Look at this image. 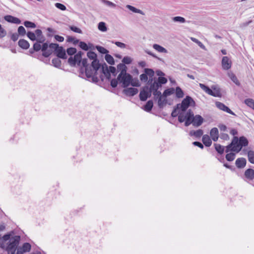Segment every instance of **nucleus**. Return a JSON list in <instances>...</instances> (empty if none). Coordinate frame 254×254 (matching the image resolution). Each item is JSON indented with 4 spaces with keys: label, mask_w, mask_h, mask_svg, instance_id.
Wrapping results in <instances>:
<instances>
[{
    "label": "nucleus",
    "mask_w": 254,
    "mask_h": 254,
    "mask_svg": "<svg viewBox=\"0 0 254 254\" xmlns=\"http://www.w3.org/2000/svg\"><path fill=\"white\" fill-rule=\"evenodd\" d=\"M162 86L154 80L153 83L149 87L151 90H158Z\"/></svg>",
    "instance_id": "43"
},
{
    "label": "nucleus",
    "mask_w": 254,
    "mask_h": 254,
    "mask_svg": "<svg viewBox=\"0 0 254 254\" xmlns=\"http://www.w3.org/2000/svg\"><path fill=\"white\" fill-rule=\"evenodd\" d=\"M22 249L23 251L29 252L31 249V245L29 243H24L22 246Z\"/></svg>",
    "instance_id": "44"
},
{
    "label": "nucleus",
    "mask_w": 254,
    "mask_h": 254,
    "mask_svg": "<svg viewBox=\"0 0 254 254\" xmlns=\"http://www.w3.org/2000/svg\"><path fill=\"white\" fill-rule=\"evenodd\" d=\"M154 80L161 86L162 84H165L167 82V79L163 76L158 77L157 78H154Z\"/></svg>",
    "instance_id": "33"
},
{
    "label": "nucleus",
    "mask_w": 254,
    "mask_h": 254,
    "mask_svg": "<svg viewBox=\"0 0 254 254\" xmlns=\"http://www.w3.org/2000/svg\"><path fill=\"white\" fill-rule=\"evenodd\" d=\"M98 29L102 32H106L107 30L106 24L104 22H100L98 25Z\"/></svg>",
    "instance_id": "39"
},
{
    "label": "nucleus",
    "mask_w": 254,
    "mask_h": 254,
    "mask_svg": "<svg viewBox=\"0 0 254 254\" xmlns=\"http://www.w3.org/2000/svg\"><path fill=\"white\" fill-rule=\"evenodd\" d=\"M186 121L185 123V126L187 127L188 124L190 122V121L193 119V118L195 116L194 115L193 112L192 111L191 109H189L187 111L186 115Z\"/></svg>",
    "instance_id": "20"
},
{
    "label": "nucleus",
    "mask_w": 254,
    "mask_h": 254,
    "mask_svg": "<svg viewBox=\"0 0 254 254\" xmlns=\"http://www.w3.org/2000/svg\"><path fill=\"white\" fill-rule=\"evenodd\" d=\"M17 31L18 34L21 36H23L26 34L25 29L23 26H19L17 29Z\"/></svg>",
    "instance_id": "50"
},
{
    "label": "nucleus",
    "mask_w": 254,
    "mask_h": 254,
    "mask_svg": "<svg viewBox=\"0 0 254 254\" xmlns=\"http://www.w3.org/2000/svg\"><path fill=\"white\" fill-rule=\"evenodd\" d=\"M138 92V90L136 88L127 87L123 90V93L127 96H133Z\"/></svg>",
    "instance_id": "14"
},
{
    "label": "nucleus",
    "mask_w": 254,
    "mask_h": 254,
    "mask_svg": "<svg viewBox=\"0 0 254 254\" xmlns=\"http://www.w3.org/2000/svg\"><path fill=\"white\" fill-rule=\"evenodd\" d=\"M202 141L206 147H210L212 144L211 139L207 134L202 136Z\"/></svg>",
    "instance_id": "21"
},
{
    "label": "nucleus",
    "mask_w": 254,
    "mask_h": 254,
    "mask_svg": "<svg viewBox=\"0 0 254 254\" xmlns=\"http://www.w3.org/2000/svg\"><path fill=\"white\" fill-rule=\"evenodd\" d=\"M55 6L57 8L62 10H65L66 8V6L64 4L61 3H56Z\"/></svg>",
    "instance_id": "62"
},
{
    "label": "nucleus",
    "mask_w": 254,
    "mask_h": 254,
    "mask_svg": "<svg viewBox=\"0 0 254 254\" xmlns=\"http://www.w3.org/2000/svg\"><path fill=\"white\" fill-rule=\"evenodd\" d=\"M74 58L75 59V61L77 64V65L80 66L81 64V61H82V57L78 56L76 55V54L74 56Z\"/></svg>",
    "instance_id": "63"
},
{
    "label": "nucleus",
    "mask_w": 254,
    "mask_h": 254,
    "mask_svg": "<svg viewBox=\"0 0 254 254\" xmlns=\"http://www.w3.org/2000/svg\"><path fill=\"white\" fill-rule=\"evenodd\" d=\"M228 76L232 80V81L235 83L237 86H240L241 85V83L239 80L238 79L236 75L233 72H229L228 73Z\"/></svg>",
    "instance_id": "26"
},
{
    "label": "nucleus",
    "mask_w": 254,
    "mask_h": 254,
    "mask_svg": "<svg viewBox=\"0 0 254 254\" xmlns=\"http://www.w3.org/2000/svg\"><path fill=\"white\" fill-rule=\"evenodd\" d=\"M153 48L155 50L158 51V52L162 53H168V51L165 48H164L163 47H162L158 44H154L153 45Z\"/></svg>",
    "instance_id": "28"
},
{
    "label": "nucleus",
    "mask_w": 254,
    "mask_h": 254,
    "mask_svg": "<svg viewBox=\"0 0 254 254\" xmlns=\"http://www.w3.org/2000/svg\"><path fill=\"white\" fill-rule=\"evenodd\" d=\"M167 103V99L164 98L162 100V98H159L158 100V105L159 108L162 109L163 107Z\"/></svg>",
    "instance_id": "37"
},
{
    "label": "nucleus",
    "mask_w": 254,
    "mask_h": 254,
    "mask_svg": "<svg viewBox=\"0 0 254 254\" xmlns=\"http://www.w3.org/2000/svg\"><path fill=\"white\" fill-rule=\"evenodd\" d=\"M127 7L128 9H129L130 11H132L133 12L139 13L142 15H144V13L142 10H141L140 9H137L136 7H135L132 5H127Z\"/></svg>",
    "instance_id": "32"
},
{
    "label": "nucleus",
    "mask_w": 254,
    "mask_h": 254,
    "mask_svg": "<svg viewBox=\"0 0 254 254\" xmlns=\"http://www.w3.org/2000/svg\"><path fill=\"white\" fill-rule=\"evenodd\" d=\"M199 87L208 94L215 97H221L220 88L217 85H213L210 88L208 86L202 83H199Z\"/></svg>",
    "instance_id": "2"
},
{
    "label": "nucleus",
    "mask_w": 254,
    "mask_h": 254,
    "mask_svg": "<svg viewBox=\"0 0 254 254\" xmlns=\"http://www.w3.org/2000/svg\"><path fill=\"white\" fill-rule=\"evenodd\" d=\"M172 20L174 22L182 23H185L186 21L185 18L179 16L173 17Z\"/></svg>",
    "instance_id": "45"
},
{
    "label": "nucleus",
    "mask_w": 254,
    "mask_h": 254,
    "mask_svg": "<svg viewBox=\"0 0 254 254\" xmlns=\"http://www.w3.org/2000/svg\"><path fill=\"white\" fill-rule=\"evenodd\" d=\"M55 52L56 56L58 58L64 60L67 59L66 51L63 47L59 46L58 47L55 49Z\"/></svg>",
    "instance_id": "12"
},
{
    "label": "nucleus",
    "mask_w": 254,
    "mask_h": 254,
    "mask_svg": "<svg viewBox=\"0 0 254 254\" xmlns=\"http://www.w3.org/2000/svg\"><path fill=\"white\" fill-rule=\"evenodd\" d=\"M89 67H91V69L92 68L93 70H95V72H97L99 69L101 67V64L99 63V60L96 59L93 60L91 65Z\"/></svg>",
    "instance_id": "22"
},
{
    "label": "nucleus",
    "mask_w": 254,
    "mask_h": 254,
    "mask_svg": "<svg viewBox=\"0 0 254 254\" xmlns=\"http://www.w3.org/2000/svg\"><path fill=\"white\" fill-rule=\"evenodd\" d=\"M60 58H55L52 60L53 65L57 68H60L61 66V61L60 60Z\"/></svg>",
    "instance_id": "35"
},
{
    "label": "nucleus",
    "mask_w": 254,
    "mask_h": 254,
    "mask_svg": "<svg viewBox=\"0 0 254 254\" xmlns=\"http://www.w3.org/2000/svg\"><path fill=\"white\" fill-rule=\"evenodd\" d=\"M118 80L120 83H122L121 86L125 88L130 85L131 81L133 80V77L128 73H119L118 76Z\"/></svg>",
    "instance_id": "3"
},
{
    "label": "nucleus",
    "mask_w": 254,
    "mask_h": 254,
    "mask_svg": "<svg viewBox=\"0 0 254 254\" xmlns=\"http://www.w3.org/2000/svg\"><path fill=\"white\" fill-rule=\"evenodd\" d=\"M23 25L27 28H35L36 27V25L34 22L27 20L23 22Z\"/></svg>",
    "instance_id": "41"
},
{
    "label": "nucleus",
    "mask_w": 254,
    "mask_h": 254,
    "mask_svg": "<svg viewBox=\"0 0 254 254\" xmlns=\"http://www.w3.org/2000/svg\"><path fill=\"white\" fill-rule=\"evenodd\" d=\"M112 43L121 48H125L127 47V45L121 42L112 41Z\"/></svg>",
    "instance_id": "60"
},
{
    "label": "nucleus",
    "mask_w": 254,
    "mask_h": 254,
    "mask_svg": "<svg viewBox=\"0 0 254 254\" xmlns=\"http://www.w3.org/2000/svg\"><path fill=\"white\" fill-rule=\"evenodd\" d=\"M66 52L68 55L71 56L76 53L77 50L75 48L70 47L66 49Z\"/></svg>",
    "instance_id": "49"
},
{
    "label": "nucleus",
    "mask_w": 254,
    "mask_h": 254,
    "mask_svg": "<svg viewBox=\"0 0 254 254\" xmlns=\"http://www.w3.org/2000/svg\"><path fill=\"white\" fill-rule=\"evenodd\" d=\"M216 106L220 110H222L224 112H226L231 115L236 116V115L230 109L226 106L224 104L217 101L215 103Z\"/></svg>",
    "instance_id": "13"
},
{
    "label": "nucleus",
    "mask_w": 254,
    "mask_h": 254,
    "mask_svg": "<svg viewBox=\"0 0 254 254\" xmlns=\"http://www.w3.org/2000/svg\"><path fill=\"white\" fill-rule=\"evenodd\" d=\"M184 113L185 112L182 111L181 112H179V114L178 115V121L181 123L186 121V116L184 115Z\"/></svg>",
    "instance_id": "47"
},
{
    "label": "nucleus",
    "mask_w": 254,
    "mask_h": 254,
    "mask_svg": "<svg viewBox=\"0 0 254 254\" xmlns=\"http://www.w3.org/2000/svg\"><path fill=\"white\" fill-rule=\"evenodd\" d=\"M203 133V131L202 129H199L197 130H190V134L191 136H194L196 137L200 138Z\"/></svg>",
    "instance_id": "25"
},
{
    "label": "nucleus",
    "mask_w": 254,
    "mask_h": 254,
    "mask_svg": "<svg viewBox=\"0 0 254 254\" xmlns=\"http://www.w3.org/2000/svg\"><path fill=\"white\" fill-rule=\"evenodd\" d=\"M87 56L90 60H95L98 59L97 54L94 52L91 51L87 53Z\"/></svg>",
    "instance_id": "40"
},
{
    "label": "nucleus",
    "mask_w": 254,
    "mask_h": 254,
    "mask_svg": "<svg viewBox=\"0 0 254 254\" xmlns=\"http://www.w3.org/2000/svg\"><path fill=\"white\" fill-rule=\"evenodd\" d=\"M117 69L121 71L120 73L125 74L127 71V67L124 63H120L117 65Z\"/></svg>",
    "instance_id": "29"
},
{
    "label": "nucleus",
    "mask_w": 254,
    "mask_h": 254,
    "mask_svg": "<svg viewBox=\"0 0 254 254\" xmlns=\"http://www.w3.org/2000/svg\"><path fill=\"white\" fill-rule=\"evenodd\" d=\"M133 87H139L140 86V83L137 79V78H133V80L131 81V83L130 84Z\"/></svg>",
    "instance_id": "52"
},
{
    "label": "nucleus",
    "mask_w": 254,
    "mask_h": 254,
    "mask_svg": "<svg viewBox=\"0 0 254 254\" xmlns=\"http://www.w3.org/2000/svg\"><path fill=\"white\" fill-rule=\"evenodd\" d=\"M180 104H178L176 106V107H174L172 113H171V116L173 118H175L178 116L179 113H177V110H180Z\"/></svg>",
    "instance_id": "51"
},
{
    "label": "nucleus",
    "mask_w": 254,
    "mask_h": 254,
    "mask_svg": "<svg viewBox=\"0 0 254 254\" xmlns=\"http://www.w3.org/2000/svg\"><path fill=\"white\" fill-rule=\"evenodd\" d=\"M79 47L84 50L85 51H87L89 50V47H88V44L86 43L85 42L80 41L79 42V44H78Z\"/></svg>",
    "instance_id": "46"
},
{
    "label": "nucleus",
    "mask_w": 254,
    "mask_h": 254,
    "mask_svg": "<svg viewBox=\"0 0 254 254\" xmlns=\"http://www.w3.org/2000/svg\"><path fill=\"white\" fill-rule=\"evenodd\" d=\"M244 103L250 108L252 109L254 107V100L251 98L246 99L244 101Z\"/></svg>",
    "instance_id": "48"
},
{
    "label": "nucleus",
    "mask_w": 254,
    "mask_h": 254,
    "mask_svg": "<svg viewBox=\"0 0 254 254\" xmlns=\"http://www.w3.org/2000/svg\"><path fill=\"white\" fill-rule=\"evenodd\" d=\"M245 177L250 180L252 181L254 179V170L252 168L247 169L244 173Z\"/></svg>",
    "instance_id": "18"
},
{
    "label": "nucleus",
    "mask_w": 254,
    "mask_h": 254,
    "mask_svg": "<svg viewBox=\"0 0 254 254\" xmlns=\"http://www.w3.org/2000/svg\"><path fill=\"white\" fill-rule=\"evenodd\" d=\"M154 71L152 68H145L144 73L141 74L140 76V80L142 82H146L148 80V76L152 77L154 75Z\"/></svg>",
    "instance_id": "7"
},
{
    "label": "nucleus",
    "mask_w": 254,
    "mask_h": 254,
    "mask_svg": "<svg viewBox=\"0 0 254 254\" xmlns=\"http://www.w3.org/2000/svg\"><path fill=\"white\" fill-rule=\"evenodd\" d=\"M248 158L250 163L254 164V151L250 150L248 152Z\"/></svg>",
    "instance_id": "38"
},
{
    "label": "nucleus",
    "mask_w": 254,
    "mask_h": 254,
    "mask_svg": "<svg viewBox=\"0 0 254 254\" xmlns=\"http://www.w3.org/2000/svg\"><path fill=\"white\" fill-rule=\"evenodd\" d=\"M153 107V102L152 100H148L143 107V109L147 112L151 111Z\"/></svg>",
    "instance_id": "24"
},
{
    "label": "nucleus",
    "mask_w": 254,
    "mask_h": 254,
    "mask_svg": "<svg viewBox=\"0 0 254 254\" xmlns=\"http://www.w3.org/2000/svg\"><path fill=\"white\" fill-rule=\"evenodd\" d=\"M214 146L215 150L217 151V152L218 154H219L220 155H222L224 153V148H225L224 146L221 145L220 144H218V143H214Z\"/></svg>",
    "instance_id": "27"
},
{
    "label": "nucleus",
    "mask_w": 254,
    "mask_h": 254,
    "mask_svg": "<svg viewBox=\"0 0 254 254\" xmlns=\"http://www.w3.org/2000/svg\"><path fill=\"white\" fill-rule=\"evenodd\" d=\"M132 62V59L128 56H126L124 57L122 60V63L126 64H130Z\"/></svg>",
    "instance_id": "53"
},
{
    "label": "nucleus",
    "mask_w": 254,
    "mask_h": 254,
    "mask_svg": "<svg viewBox=\"0 0 254 254\" xmlns=\"http://www.w3.org/2000/svg\"><path fill=\"white\" fill-rule=\"evenodd\" d=\"M237 150L238 148L233 139L231 142L226 146L225 152L226 153H228L229 152H236L237 153Z\"/></svg>",
    "instance_id": "17"
},
{
    "label": "nucleus",
    "mask_w": 254,
    "mask_h": 254,
    "mask_svg": "<svg viewBox=\"0 0 254 254\" xmlns=\"http://www.w3.org/2000/svg\"><path fill=\"white\" fill-rule=\"evenodd\" d=\"M41 46V51L43 52L42 55L40 56V58L44 57L45 58H48L53 53L52 50H48L49 44L47 42H44Z\"/></svg>",
    "instance_id": "9"
},
{
    "label": "nucleus",
    "mask_w": 254,
    "mask_h": 254,
    "mask_svg": "<svg viewBox=\"0 0 254 254\" xmlns=\"http://www.w3.org/2000/svg\"><path fill=\"white\" fill-rule=\"evenodd\" d=\"M69 29L74 32L79 33V34L82 33V30L79 28H78L75 26H74V25L69 26Z\"/></svg>",
    "instance_id": "55"
},
{
    "label": "nucleus",
    "mask_w": 254,
    "mask_h": 254,
    "mask_svg": "<svg viewBox=\"0 0 254 254\" xmlns=\"http://www.w3.org/2000/svg\"><path fill=\"white\" fill-rule=\"evenodd\" d=\"M13 234H14V231H11L2 237V239L4 242L9 240L5 248V250L8 254H10V252L16 251L20 241L21 238L19 235H16L11 238Z\"/></svg>",
    "instance_id": "1"
},
{
    "label": "nucleus",
    "mask_w": 254,
    "mask_h": 254,
    "mask_svg": "<svg viewBox=\"0 0 254 254\" xmlns=\"http://www.w3.org/2000/svg\"><path fill=\"white\" fill-rule=\"evenodd\" d=\"M176 91V96L178 98H183L184 96V93L183 90L180 87L177 86L175 89Z\"/></svg>",
    "instance_id": "31"
},
{
    "label": "nucleus",
    "mask_w": 254,
    "mask_h": 254,
    "mask_svg": "<svg viewBox=\"0 0 254 254\" xmlns=\"http://www.w3.org/2000/svg\"><path fill=\"white\" fill-rule=\"evenodd\" d=\"M88 60L86 58L82 59L81 64L82 66L85 68V74L87 78H90L92 74V70L91 69V67H89L88 64Z\"/></svg>",
    "instance_id": "10"
},
{
    "label": "nucleus",
    "mask_w": 254,
    "mask_h": 254,
    "mask_svg": "<svg viewBox=\"0 0 254 254\" xmlns=\"http://www.w3.org/2000/svg\"><path fill=\"white\" fill-rule=\"evenodd\" d=\"M153 94L154 96V99L162 98L161 92L159 90H152Z\"/></svg>",
    "instance_id": "54"
},
{
    "label": "nucleus",
    "mask_w": 254,
    "mask_h": 254,
    "mask_svg": "<svg viewBox=\"0 0 254 254\" xmlns=\"http://www.w3.org/2000/svg\"><path fill=\"white\" fill-rule=\"evenodd\" d=\"M233 139L238 148L237 153L239 152L243 147L247 146L249 144L248 139L244 136H242L239 137L238 136H234Z\"/></svg>",
    "instance_id": "6"
},
{
    "label": "nucleus",
    "mask_w": 254,
    "mask_h": 254,
    "mask_svg": "<svg viewBox=\"0 0 254 254\" xmlns=\"http://www.w3.org/2000/svg\"><path fill=\"white\" fill-rule=\"evenodd\" d=\"M191 40L196 43L200 48H201L202 49L205 50V46L198 39L195 38H191Z\"/></svg>",
    "instance_id": "57"
},
{
    "label": "nucleus",
    "mask_w": 254,
    "mask_h": 254,
    "mask_svg": "<svg viewBox=\"0 0 254 254\" xmlns=\"http://www.w3.org/2000/svg\"><path fill=\"white\" fill-rule=\"evenodd\" d=\"M236 167L239 169L244 168L247 164V160L243 157L238 158L235 161Z\"/></svg>",
    "instance_id": "16"
},
{
    "label": "nucleus",
    "mask_w": 254,
    "mask_h": 254,
    "mask_svg": "<svg viewBox=\"0 0 254 254\" xmlns=\"http://www.w3.org/2000/svg\"><path fill=\"white\" fill-rule=\"evenodd\" d=\"M35 33L36 34V36L38 37V39L33 44V50H35V52H38L41 50V44L45 41L46 38L43 35V32L40 29L35 30Z\"/></svg>",
    "instance_id": "4"
},
{
    "label": "nucleus",
    "mask_w": 254,
    "mask_h": 254,
    "mask_svg": "<svg viewBox=\"0 0 254 254\" xmlns=\"http://www.w3.org/2000/svg\"><path fill=\"white\" fill-rule=\"evenodd\" d=\"M6 35V31L4 29L1 24H0V38H2Z\"/></svg>",
    "instance_id": "64"
},
{
    "label": "nucleus",
    "mask_w": 254,
    "mask_h": 254,
    "mask_svg": "<svg viewBox=\"0 0 254 254\" xmlns=\"http://www.w3.org/2000/svg\"><path fill=\"white\" fill-rule=\"evenodd\" d=\"M119 80H118V78L117 79L113 78L111 80V86L115 88L117 87L118 84Z\"/></svg>",
    "instance_id": "61"
},
{
    "label": "nucleus",
    "mask_w": 254,
    "mask_h": 254,
    "mask_svg": "<svg viewBox=\"0 0 254 254\" xmlns=\"http://www.w3.org/2000/svg\"><path fill=\"white\" fill-rule=\"evenodd\" d=\"M68 63L70 64V65L72 67H74L76 64V63L75 61L74 57L70 56L68 59Z\"/></svg>",
    "instance_id": "59"
},
{
    "label": "nucleus",
    "mask_w": 254,
    "mask_h": 254,
    "mask_svg": "<svg viewBox=\"0 0 254 254\" xmlns=\"http://www.w3.org/2000/svg\"><path fill=\"white\" fill-rule=\"evenodd\" d=\"M18 46L23 49L27 50L30 47L29 42L24 39H20L18 42Z\"/></svg>",
    "instance_id": "23"
},
{
    "label": "nucleus",
    "mask_w": 254,
    "mask_h": 254,
    "mask_svg": "<svg viewBox=\"0 0 254 254\" xmlns=\"http://www.w3.org/2000/svg\"><path fill=\"white\" fill-rule=\"evenodd\" d=\"M148 89L149 86L147 85H145L142 88L139 95V99L141 101H146V90H148Z\"/></svg>",
    "instance_id": "19"
},
{
    "label": "nucleus",
    "mask_w": 254,
    "mask_h": 254,
    "mask_svg": "<svg viewBox=\"0 0 254 254\" xmlns=\"http://www.w3.org/2000/svg\"><path fill=\"white\" fill-rule=\"evenodd\" d=\"M4 19L7 22L11 23L19 24L21 23V20L18 18L10 15H6L4 16Z\"/></svg>",
    "instance_id": "15"
},
{
    "label": "nucleus",
    "mask_w": 254,
    "mask_h": 254,
    "mask_svg": "<svg viewBox=\"0 0 254 254\" xmlns=\"http://www.w3.org/2000/svg\"><path fill=\"white\" fill-rule=\"evenodd\" d=\"M232 61L228 57L225 56L222 58L221 64L223 69L227 70L230 69L232 66Z\"/></svg>",
    "instance_id": "11"
},
{
    "label": "nucleus",
    "mask_w": 254,
    "mask_h": 254,
    "mask_svg": "<svg viewBox=\"0 0 254 254\" xmlns=\"http://www.w3.org/2000/svg\"><path fill=\"white\" fill-rule=\"evenodd\" d=\"M211 137H213L219 135V131L217 127L212 128L210 132Z\"/></svg>",
    "instance_id": "56"
},
{
    "label": "nucleus",
    "mask_w": 254,
    "mask_h": 254,
    "mask_svg": "<svg viewBox=\"0 0 254 254\" xmlns=\"http://www.w3.org/2000/svg\"><path fill=\"white\" fill-rule=\"evenodd\" d=\"M95 48L100 53L102 54H105L106 55L109 53V51L108 50L101 46L97 45L95 46Z\"/></svg>",
    "instance_id": "36"
},
{
    "label": "nucleus",
    "mask_w": 254,
    "mask_h": 254,
    "mask_svg": "<svg viewBox=\"0 0 254 254\" xmlns=\"http://www.w3.org/2000/svg\"><path fill=\"white\" fill-rule=\"evenodd\" d=\"M26 35L28 38L32 41H36L38 39V37L36 36L35 31L34 32H33L32 31H28L26 33Z\"/></svg>",
    "instance_id": "30"
},
{
    "label": "nucleus",
    "mask_w": 254,
    "mask_h": 254,
    "mask_svg": "<svg viewBox=\"0 0 254 254\" xmlns=\"http://www.w3.org/2000/svg\"><path fill=\"white\" fill-rule=\"evenodd\" d=\"M180 104V110L183 112H185L189 107L195 105L194 101L190 96H187Z\"/></svg>",
    "instance_id": "5"
},
{
    "label": "nucleus",
    "mask_w": 254,
    "mask_h": 254,
    "mask_svg": "<svg viewBox=\"0 0 254 254\" xmlns=\"http://www.w3.org/2000/svg\"><path fill=\"white\" fill-rule=\"evenodd\" d=\"M145 52L146 53H147V54H148L149 55L151 56L152 57L157 59L158 61H161V62H164V61H163V60L162 59L157 57L156 55L153 54L151 51H149L148 50H145Z\"/></svg>",
    "instance_id": "58"
},
{
    "label": "nucleus",
    "mask_w": 254,
    "mask_h": 254,
    "mask_svg": "<svg viewBox=\"0 0 254 254\" xmlns=\"http://www.w3.org/2000/svg\"><path fill=\"white\" fill-rule=\"evenodd\" d=\"M235 157L236 154L233 152L228 153L225 156L226 159L229 162L233 161Z\"/></svg>",
    "instance_id": "42"
},
{
    "label": "nucleus",
    "mask_w": 254,
    "mask_h": 254,
    "mask_svg": "<svg viewBox=\"0 0 254 254\" xmlns=\"http://www.w3.org/2000/svg\"><path fill=\"white\" fill-rule=\"evenodd\" d=\"M204 121V119L200 115H196L188 124L187 127L192 124L195 127H198L202 124Z\"/></svg>",
    "instance_id": "8"
},
{
    "label": "nucleus",
    "mask_w": 254,
    "mask_h": 254,
    "mask_svg": "<svg viewBox=\"0 0 254 254\" xmlns=\"http://www.w3.org/2000/svg\"><path fill=\"white\" fill-rule=\"evenodd\" d=\"M105 59L106 62L111 65H114L115 64V60L113 57L107 54L105 56Z\"/></svg>",
    "instance_id": "34"
}]
</instances>
